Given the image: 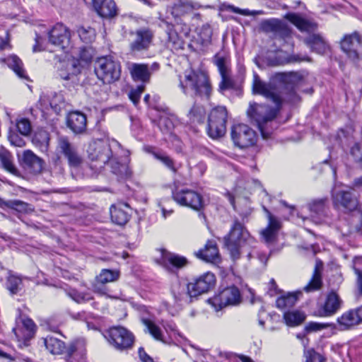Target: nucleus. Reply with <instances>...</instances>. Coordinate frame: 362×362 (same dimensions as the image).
Here are the masks:
<instances>
[{"label": "nucleus", "mask_w": 362, "mask_h": 362, "mask_svg": "<svg viewBox=\"0 0 362 362\" xmlns=\"http://www.w3.org/2000/svg\"><path fill=\"white\" fill-rule=\"evenodd\" d=\"M179 86L185 94L187 93L188 90H192L197 95L206 98L210 97L211 87L208 76L204 72L194 70L186 71L183 76H179Z\"/></svg>", "instance_id": "obj_3"}, {"label": "nucleus", "mask_w": 362, "mask_h": 362, "mask_svg": "<svg viewBox=\"0 0 362 362\" xmlns=\"http://www.w3.org/2000/svg\"><path fill=\"white\" fill-rule=\"evenodd\" d=\"M93 6L95 11L104 18H112L117 14V8L113 0H93Z\"/></svg>", "instance_id": "obj_24"}, {"label": "nucleus", "mask_w": 362, "mask_h": 362, "mask_svg": "<svg viewBox=\"0 0 362 362\" xmlns=\"http://www.w3.org/2000/svg\"><path fill=\"white\" fill-rule=\"evenodd\" d=\"M264 211L267 214L269 223L267 227L262 231L261 234L267 243H272L274 240L279 230L281 228V223L265 207H264Z\"/></svg>", "instance_id": "obj_25"}, {"label": "nucleus", "mask_w": 362, "mask_h": 362, "mask_svg": "<svg viewBox=\"0 0 362 362\" xmlns=\"http://www.w3.org/2000/svg\"><path fill=\"white\" fill-rule=\"evenodd\" d=\"M333 205L338 209L352 211L357 209L358 200L355 194L349 190H339L332 193Z\"/></svg>", "instance_id": "obj_14"}, {"label": "nucleus", "mask_w": 362, "mask_h": 362, "mask_svg": "<svg viewBox=\"0 0 362 362\" xmlns=\"http://www.w3.org/2000/svg\"><path fill=\"white\" fill-rule=\"evenodd\" d=\"M22 284L21 277L9 274L6 279V286L12 295L16 294L21 290Z\"/></svg>", "instance_id": "obj_42"}, {"label": "nucleus", "mask_w": 362, "mask_h": 362, "mask_svg": "<svg viewBox=\"0 0 362 362\" xmlns=\"http://www.w3.org/2000/svg\"><path fill=\"white\" fill-rule=\"evenodd\" d=\"M303 61H310V58L308 57H301L298 54H292L283 59L281 56H279L275 59V60H271L269 62V64L271 66H278L284 64L300 62Z\"/></svg>", "instance_id": "obj_43"}, {"label": "nucleus", "mask_w": 362, "mask_h": 362, "mask_svg": "<svg viewBox=\"0 0 362 362\" xmlns=\"http://www.w3.org/2000/svg\"><path fill=\"white\" fill-rule=\"evenodd\" d=\"M119 273L118 271L111 269H103L97 276L98 281L101 284H107L118 279Z\"/></svg>", "instance_id": "obj_45"}, {"label": "nucleus", "mask_w": 362, "mask_h": 362, "mask_svg": "<svg viewBox=\"0 0 362 362\" xmlns=\"http://www.w3.org/2000/svg\"><path fill=\"white\" fill-rule=\"evenodd\" d=\"M153 155L156 158L160 160L168 168H170L173 172H176V169L174 166L173 160L168 156H167L164 153H154Z\"/></svg>", "instance_id": "obj_52"}, {"label": "nucleus", "mask_w": 362, "mask_h": 362, "mask_svg": "<svg viewBox=\"0 0 362 362\" xmlns=\"http://www.w3.org/2000/svg\"><path fill=\"white\" fill-rule=\"evenodd\" d=\"M360 146L358 144H356L351 150L352 156L355 158L356 160L362 161V156L359 155Z\"/></svg>", "instance_id": "obj_64"}, {"label": "nucleus", "mask_w": 362, "mask_h": 362, "mask_svg": "<svg viewBox=\"0 0 362 362\" xmlns=\"http://www.w3.org/2000/svg\"><path fill=\"white\" fill-rule=\"evenodd\" d=\"M301 292L288 293L276 299V305L279 309H286L293 307L298 300V296Z\"/></svg>", "instance_id": "obj_35"}, {"label": "nucleus", "mask_w": 362, "mask_h": 362, "mask_svg": "<svg viewBox=\"0 0 362 362\" xmlns=\"http://www.w3.org/2000/svg\"><path fill=\"white\" fill-rule=\"evenodd\" d=\"M141 320L145 326V332L150 334L156 340L163 341L162 331L158 325L147 318H141Z\"/></svg>", "instance_id": "obj_38"}, {"label": "nucleus", "mask_w": 362, "mask_h": 362, "mask_svg": "<svg viewBox=\"0 0 362 362\" xmlns=\"http://www.w3.org/2000/svg\"><path fill=\"white\" fill-rule=\"evenodd\" d=\"M110 215L112 221L120 226L126 224L129 219L128 213L119 207H111Z\"/></svg>", "instance_id": "obj_41"}, {"label": "nucleus", "mask_w": 362, "mask_h": 362, "mask_svg": "<svg viewBox=\"0 0 362 362\" xmlns=\"http://www.w3.org/2000/svg\"><path fill=\"white\" fill-rule=\"evenodd\" d=\"M46 349L52 354H61L65 349L64 343L52 337H47L44 339Z\"/></svg>", "instance_id": "obj_37"}, {"label": "nucleus", "mask_w": 362, "mask_h": 362, "mask_svg": "<svg viewBox=\"0 0 362 362\" xmlns=\"http://www.w3.org/2000/svg\"><path fill=\"white\" fill-rule=\"evenodd\" d=\"M212 33V29L209 24L206 23L203 25L199 32V36L202 40V42H210L211 40Z\"/></svg>", "instance_id": "obj_50"}, {"label": "nucleus", "mask_w": 362, "mask_h": 362, "mask_svg": "<svg viewBox=\"0 0 362 362\" xmlns=\"http://www.w3.org/2000/svg\"><path fill=\"white\" fill-rule=\"evenodd\" d=\"M163 259L165 262L178 269L185 267L187 264V260L185 257L175 254L165 253L163 255Z\"/></svg>", "instance_id": "obj_44"}, {"label": "nucleus", "mask_w": 362, "mask_h": 362, "mask_svg": "<svg viewBox=\"0 0 362 362\" xmlns=\"http://www.w3.org/2000/svg\"><path fill=\"white\" fill-rule=\"evenodd\" d=\"M288 19L294 24L300 30L308 33L314 31L317 28V25L313 23L298 15L290 14L287 16Z\"/></svg>", "instance_id": "obj_34"}, {"label": "nucleus", "mask_w": 362, "mask_h": 362, "mask_svg": "<svg viewBox=\"0 0 362 362\" xmlns=\"http://www.w3.org/2000/svg\"><path fill=\"white\" fill-rule=\"evenodd\" d=\"M105 337L114 349L119 351L132 349L135 342L134 334L122 326L110 327Z\"/></svg>", "instance_id": "obj_6"}, {"label": "nucleus", "mask_w": 362, "mask_h": 362, "mask_svg": "<svg viewBox=\"0 0 362 362\" xmlns=\"http://www.w3.org/2000/svg\"><path fill=\"white\" fill-rule=\"evenodd\" d=\"M133 37L130 42V49L134 52H142L147 50L151 46L154 33L149 28H140L134 32L131 33Z\"/></svg>", "instance_id": "obj_13"}, {"label": "nucleus", "mask_w": 362, "mask_h": 362, "mask_svg": "<svg viewBox=\"0 0 362 362\" xmlns=\"http://www.w3.org/2000/svg\"><path fill=\"white\" fill-rule=\"evenodd\" d=\"M112 172L122 179L129 178L132 176V171L128 164L120 163L112 154V157L109 160Z\"/></svg>", "instance_id": "obj_32"}, {"label": "nucleus", "mask_w": 362, "mask_h": 362, "mask_svg": "<svg viewBox=\"0 0 362 362\" xmlns=\"http://www.w3.org/2000/svg\"><path fill=\"white\" fill-rule=\"evenodd\" d=\"M230 136L235 146L246 148L254 146L257 142V134L249 126L244 124L234 125L231 128Z\"/></svg>", "instance_id": "obj_9"}, {"label": "nucleus", "mask_w": 362, "mask_h": 362, "mask_svg": "<svg viewBox=\"0 0 362 362\" xmlns=\"http://www.w3.org/2000/svg\"><path fill=\"white\" fill-rule=\"evenodd\" d=\"M204 113L205 112L203 107L194 105L189 112V116L192 122H201Z\"/></svg>", "instance_id": "obj_47"}, {"label": "nucleus", "mask_w": 362, "mask_h": 362, "mask_svg": "<svg viewBox=\"0 0 362 362\" xmlns=\"http://www.w3.org/2000/svg\"><path fill=\"white\" fill-rule=\"evenodd\" d=\"M80 59L86 62H90L93 56V51L90 47L82 48L80 51Z\"/></svg>", "instance_id": "obj_58"}, {"label": "nucleus", "mask_w": 362, "mask_h": 362, "mask_svg": "<svg viewBox=\"0 0 362 362\" xmlns=\"http://www.w3.org/2000/svg\"><path fill=\"white\" fill-rule=\"evenodd\" d=\"M86 151L90 168L96 171L102 170L113 154L110 143L103 139L90 142Z\"/></svg>", "instance_id": "obj_4"}, {"label": "nucleus", "mask_w": 362, "mask_h": 362, "mask_svg": "<svg viewBox=\"0 0 362 362\" xmlns=\"http://www.w3.org/2000/svg\"><path fill=\"white\" fill-rule=\"evenodd\" d=\"M78 34L80 39L86 44L92 42L95 37V30L90 27L87 28L84 27L78 28Z\"/></svg>", "instance_id": "obj_46"}, {"label": "nucleus", "mask_w": 362, "mask_h": 362, "mask_svg": "<svg viewBox=\"0 0 362 362\" xmlns=\"http://www.w3.org/2000/svg\"><path fill=\"white\" fill-rule=\"evenodd\" d=\"M28 204L21 200H9L8 208L15 209L19 212H23L27 210Z\"/></svg>", "instance_id": "obj_53"}, {"label": "nucleus", "mask_w": 362, "mask_h": 362, "mask_svg": "<svg viewBox=\"0 0 362 362\" xmlns=\"http://www.w3.org/2000/svg\"><path fill=\"white\" fill-rule=\"evenodd\" d=\"M362 263V258H358L354 265L355 274L357 275V287L358 293L362 296V269L359 267V264Z\"/></svg>", "instance_id": "obj_48"}, {"label": "nucleus", "mask_w": 362, "mask_h": 362, "mask_svg": "<svg viewBox=\"0 0 362 362\" xmlns=\"http://www.w3.org/2000/svg\"><path fill=\"white\" fill-rule=\"evenodd\" d=\"M362 322V306L345 312L337 319L340 329L346 330Z\"/></svg>", "instance_id": "obj_23"}, {"label": "nucleus", "mask_w": 362, "mask_h": 362, "mask_svg": "<svg viewBox=\"0 0 362 362\" xmlns=\"http://www.w3.org/2000/svg\"><path fill=\"white\" fill-rule=\"evenodd\" d=\"M228 111L224 106H217L211 110L208 117L207 133L212 139H219L226 132Z\"/></svg>", "instance_id": "obj_8"}, {"label": "nucleus", "mask_w": 362, "mask_h": 362, "mask_svg": "<svg viewBox=\"0 0 362 362\" xmlns=\"http://www.w3.org/2000/svg\"><path fill=\"white\" fill-rule=\"evenodd\" d=\"M341 307V300L338 295L334 292L330 293L322 308V315L331 316L336 313Z\"/></svg>", "instance_id": "obj_31"}, {"label": "nucleus", "mask_w": 362, "mask_h": 362, "mask_svg": "<svg viewBox=\"0 0 362 362\" xmlns=\"http://www.w3.org/2000/svg\"><path fill=\"white\" fill-rule=\"evenodd\" d=\"M214 62L217 66L221 76V81L219 83V90L223 93L226 90L232 88L233 87V81L228 74L227 57L218 53L214 57Z\"/></svg>", "instance_id": "obj_18"}, {"label": "nucleus", "mask_w": 362, "mask_h": 362, "mask_svg": "<svg viewBox=\"0 0 362 362\" xmlns=\"http://www.w3.org/2000/svg\"><path fill=\"white\" fill-rule=\"evenodd\" d=\"M130 73L134 81L147 83L150 81L151 72L147 64H132L130 67Z\"/></svg>", "instance_id": "obj_30"}, {"label": "nucleus", "mask_w": 362, "mask_h": 362, "mask_svg": "<svg viewBox=\"0 0 362 362\" xmlns=\"http://www.w3.org/2000/svg\"><path fill=\"white\" fill-rule=\"evenodd\" d=\"M304 42L309 46L313 51L318 54H324L328 49V45L326 40L320 34H310L305 38Z\"/></svg>", "instance_id": "obj_28"}, {"label": "nucleus", "mask_w": 362, "mask_h": 362, "mask_svg": "<svg viewBox=\"0 0 362 362\" xmlns=\"http://www.w3.org/2000/svg\"><path fill=\"white\" fill-rule=\"evenodd\" d=\"M261 28L266 33H272L275 37L286 40L291 36V30L283 21L272 18L261 23Z\"/></svg>", "instance_id": "obj_17"}, {"label": "nucleus", "mask_w": 362, "mask_h": 362, "mask_svg": "<svg viewBox=\"0 0 362 362\" xmlns=\"http://www.w3.org/2000/svg\"><path fill=\"white\" fill-rule=\"evenodd\" d=\"M216 310L228 305H235L240 302V293L235 286H230L222 290L218 295L210 300Z\"/></svg>", "instance_id": "obj_12"}, {"label": "nucleus", "mask_w": 362, "mask_h": 362, "mask_svg": "<svg viewBox=\"0 0 362 362\" xmlns=\"http://www.w3.org/2000/svg\"><path fill=\"white\" fill-rule=\"evenodd\" d=\"M279 107L276 106V108H273L266 105L254 103L250 105L247 111L248 117L255 122L264 139H269L272 134L265 125L275 119Z\"/></svg>", "instance_id": "obj_5"}, {"label": "nucleus", "mask_w": 362, "mask_h": 362, "mask_svg": "<svg viewBox=\"0 0 362 362\" xmlns=\"http://www.w3.org/2000/svg\"><path fill=\"white\" fill-rule=\"evenodd\" d=\"M95 72L104 83H112L120 78L121 68L118 62L112 57L106 56L97 59Z\"/></svg>", "instance_id": "obj_7"}, {"label": "nucleus", "mask_w": 362, "mask_h": 362, "mask_svg": "<svg viewBox=\"0 0 362 362\" xmlns=\"http://www.w3.org/2000/svg\"><path fill=\"white\" fill-rule=\"evenodd\" d=\"M8 140L11 145L17 147H23L25 141L23 138L17 133H11L8 136Z\"/></svg>", "instance_id": "obj_55"}, {"label": "nucleus", "mask_w": 362, "mask_h": 362, "mask_svg": "<svg viewBox=\"0 0 362 362\" xmlns=\"http://www.w3.org/2000/svg\"><path fill=\"white\" fill-rule=\"evenodd\" d=\"M189 288V284L187 285L178 286L177 288L175 286L173 289V294L174 296L175 302L178 305L183 304H189L193 301L194 298L197 296L193 295Z\"/></svg>", "instance_id": "obj_27"}, {"label": "nucleus", "mask_w": 362, "mask_h": 362, "mask_svg": "<svg viewBox=\"0 0 362 362\" xmlns=\"http://www.w3.org/2000/svg\"><path fill=\"white\" fill-rule=\"evenodd\" d=\"M4 62L18 76V77L27 79L25 70L23 68L22 61L16 55H11L3 59Z\"/></svg>", "instance_id": "obj_36"}, {"label": "nucleus", "mask_w": 362, "mask_h": 362, "mask_svg": "<svg viewBox=\"0 0 362 362\" xmlns=\"http://www.w3.org/2000/svg\"><path fill=\"white\" fill-rule=\"evenodd\" d=\"M256 244L257 241L255 240V243L253 244V246H247L249 250L247 251H245L242 255L245 254L248 260H250L252 258L257 257L260 259L261 262H266L267 259L265 256L259 255L258 250L256 248Z\"/></svg>", "instance_id": "obj_49"}, {"label": "nucleus", "mask_w": 362, "mask_h": 362, "mask_svg": "<svg viewBox=\"0 0 362 362\" xmlns=\"http://www.w3.org/2000/svg\"><path fill=\"white\" fill-rule=\"evenodd\" d=\"M18 132L23 136H28L31 132V124L28 119H21L16 124Z\"/></svg>", "instance_id": "obj_51"}, {"label": "nucleus", "mask_w": 362, "mask_h": 362, "mask_svg": "<svg viewBox=\"0 0 362 362\" xmlns=\"http://www.w3.org/2000/svg\"><path fill=\"white\" fill-rule=\"evenodd\" d=\"M57 150L67 159L71 167H78L82 163V157L76 147L66 136H59L57 139Z\"/></svg>", "instance_id": "obj_15"}, {"label": "nucleus", "mask_w": 362, "mask_h": 362, "mask_svg": "<svg viewBox=\"0 0 362 362\" xmlns=\"http://www.w3.org/2000/svg\"><path fill=\"white\" fill-rule=\"evenodd\" d=\"M301 76L296 72L276 73L269 83L262 81L257 74L254 75L252 92L262 95L279 107L284 100L282 89H293V86L301 80Z\"/></svg>", "instance_id": "obj_1"}, {"label": "nucleus", "mask_w": 362, "mask_h": 362, "mask_svg": "<svg viewBox=\"0 0 362 362\" xmlns=\"http://www.w3.org/2000/svg\"><path fill=\"white\" fill-rule=\"evenodd\" d=\"M0 162L2 168L14 175H18L19 172L13 162L11 153L4 148H0Z\"/></svg>", "instance_id": "obj_33"}, {"label": "nucleus", "mask_w": 362, "mask_h": 362, "mask_svg": "<svg viewBox=\"0 0 362 362\" xmlns=\"http://www.w3.org/2000/svg\"><path fill=\"white\" fill-rule=\"evenodd\" d=\"M158 126L162 130L168 132L173 127V124L171 119L165 116L160 117L158 121Z\"/></svg>", "instance_id": "obj_57"}, {"label": "nucleus", "mask_w": 362, "mask_h": 362, "mask_svg": "<svg viewBox=\"0 0 362 362\" xmlns=\"http://www.w3.org/2000/svg\"><path fill=\"white\" fill-rule=\"evenodd\" d=\"M327 202V198L315 201L311 206V210L316 213H320L323 211L325 204Z\"/></svg>", "instance_id": "obj_59"}, {"label": "nucleus", "mask_w": 362, "mask_h": 362, "mask_svg": "<svg viewBox=\"0 0 362 362\" xmlns=\"http://www.w3.org/2000/svg\"><path fill=\"white\" fill-rule=\"evenodd\" d=\"M216 283V277L211 272H206L200 276L194 282L189 284L191 292L197 297L199 295L209 291L212 288Z\"/></svg>", "instance_id": "obj_20"}, {"label": "nucleus", "mask_w": 362, "mask_h": 362, "mask_svg": "<svg viewBox=\"0 0 362 362\" xmlns=\"http://www.w3.org/2000/svg\"><path fill=\"white\" fill-rule=\"evenodd\" d=\"M173 199L179 204L199 211L203 206L202 197L194 190L177 188L173 192Z\"/></svg>", "instance_id": "obj_11"}, {"label": "nucleus", "mask_w": 362, "mask_h": 362, "mask_svg": "<svg viewBox=\"0 0 362 362\" xmlns=\"http://www.w3.org/2000/svg\"><path fill=\"white\" fill-rule=\"evenodd\" d=\"M341 47L354 62L362 59V36L357 32L344 35L341 41Z\"/></svg>", "instance_id": "obj_10"}, {"label": "nucleus", "mask_w": 362, "mask_h": 362, "mask_svg": "<svg viewBox=\"0 0 362 362\" xmlns=\"http://www.w3.org/2000/svg\"><path fill=\"white\" fill-rule=\"evenodd\" d=\"M49 42L62 49H65L69 44L70 33L62 23L56 24L49 32Z\"/></svg>", "instance_id": "obj_19"}, {"label": "nucleus", "mask_w": 362, "mask_h": 362, "mask_svg": "<svg viewBox=\"0 0 362 362\" xmlns=\"http://www.w3.org/2000/svg\"><path fill=\"white\" fill-rule=\"evenodd\" d=\"M196 256L207 262H216L220 259L217 245L214 240H209L204 249L196 252Z\"/></svg>", "instance_id": "obj_26"}, {"label": "nucleus", "mask_w": 362, "mask_h": 362, "mask_svg": "<svg viewBox=\"0 0 362 362\" xmlns=\"http://www.w3.org/2000/svg\"><path fill=\"white\" fill-rule=\"evenodd\" d=\"M69 296L76 302L81 303L86 300V297L83 294L77 292L76 291H71L69 293Z\"/></svg>", "instance_id": "obj_61"}, {"label": "nucleus", "mask_w": 362, "mask_h": 362, "mask_svg": "<svg viewBox=\"0 0 362 362\" xmlns=\"http://www.w3.org/2000/svg\"><path fill=\"white\" fill-rule=\"evenodd\" d=\"M66 125L76 134H83L86 132V116L78 111L71 112L66 117Z\"/></svg>", "instance_id": "obj_21"}, {"label": "nucleus", "mask_w": 362, "mask_h": 362, "mask_svg": "<svg viewBox=\"0 0 362 362\" xmlns=\"http://www.w3.org/2000/svg\"><path fill=\"white\" fill-rule=\"evenodd\" d=\"M323 269V263L321 260L317 259L313 274V277L310 282L304 287L303 290L306 292H312L321 288L322 272Z\"/></svg>", "instance_id": "obj_29"}, {"label": "nucleus", "mask_w": 362, "mask_h": 362, "mask_svg": "<svg viewBox=\"0 0 362 362\" xmlns=\"http://www.w3.org/2000/svg\"><path fill=\"white\" fill-rule=\"evenodd\" d=\"M326 327H327V325H323V324H320V323H317V322H310L306 326L305 329L308 332H313V331L320 330L323 328H325Z\"/></svg>", "instance_id": "obj_62"}, {"label": "nucleus", "mask_w": 362, "mask_h": 362, "mask_svg": "<svg viewBox=\"0 0 362 362\" xmlns=\"http://www.w3.org/2000/svg\"><path fill=\"white\" fill-rule=\"evenodd\" d=\"M68 352L71 357H78L83 361L86 355V342L84 339H78L73 342L69 346Z\"/></svg>", "instance_id": "obj_39"}, {"label": "nucleus", "mask_w": 362, "mask_h": 362, "mask_svg": "<svg viewBox=\"0 0 362 362\" xmlns=\"http://www.w3.org/2000/svg\"><path fill=\"white\" fill-rule=\"evenodd\" d=\"M255 243V239L238 220L233 222L229 233L224 237V245L233 260L240 259L241 255L249 250L247 246L252 247Z\"/></svg>", "instance_id": "obj_2"}, {"label": "nucleus", "mask_w": 362, "mask_h": 362, "mask_svg": "<svg viewBox=\"0 0 362 362\" xmlns=\"http://www.w3.org/2000/svg\"><path fill=\"white\" fill-rule=\"evenodd\" d=\"M21 326L13 328L16 339L19 342V346H28L29 341L34 337L36 331V325L30 318L21 320Z\"/></svg>", "instance_id": "obj_16"}, {"label": "nucleus", "mask_w": 362, "mask_h": 362, "mask_svg": "<svg viewBox=\"0 0 362 362\" xmlns=\"http://www.w3.org/2000/svg\"><path fill=\"white\" fill-rule=\"evenodd\" d=\"M22 165L30 173L37 175L42 172L45 163L30 150H26L22 156Z\"/></svg>", "instance_id": "obj_22"}, {"label": "nucleus", "mask_w": 362, "mask_h": 362, "mask_svg": "<svg viewBox=\"0 0 362 362\" xmlns=\"http://www.w3.org/2000/svg\"><path fill=\"white\" fill-rule=\"evenodd\" d=\"M306 362H324V358L313 349L308 350L305 352Z\"/></svg>", "instance_id": "obj_54"}, {"label": "nucleus", "mask_w": 362, "mask_h": 362, "mask_svg": "<svg viewBox=\"0 0 362 362\" xmlns=\"http://www.w3.org/2000/svg\"><path fill=\"white\" fill-rule=\"evenodd\" d=\"M144 90V86H139L136 89H133L130 91L129 94V99L133 102V103L135 105L138 104L141 97V94L143 93Z\"/></svg>", "instance_id": "obj_56"}, {"label": "nucleus", "mask_w": 362, "mask_h": 362, "mask_svg": "<svg viewBox=\"0 0 362 362\" xmlns=\"http://www.w3.org/2000/svg\"><path fill=\"white\" fill-rule=\"evenodd\" d=\"M284 319L287 325L294 327L301 324L305 319V315L298 310L286 312L284 315Z\"/></svg>", "instance_id": "obj_40"}, {"label": "nucleus", "mask_w": 362, "mask_h": 362, "mask_svg": "<svg viewBox=\"0 0 362 362\" xmlns=\"http://www.w3.org/2000/svg\"><path fill=\"white\" fill-rule=\"evenodd\" d=\"M269 290H268V294L270 296H273L276 294H277L279 292V290L278 288V286L274 281V279H272L269 284Z\"/></svg>", "instance_id": "obj_63"}, {"label": "nucleus", "mask_w": 362, "mask_h": 362, "mask_svg": "<svg viewBox=\"0 0 362 362\" xmlns=\"http://www.w3.org/2000/svg\"><path fill=\"white\" fill-rule=\"evenodd\" d=\"M229 8L234 13H238V14H241V15H243V16H250V15H255V14H257V13H259L260 12L259 11H250V10L248 9H240L239 8H237V7H235L233 6H229Z\"/></svg>", "instance_id": "obj_60"}]
</instances>
